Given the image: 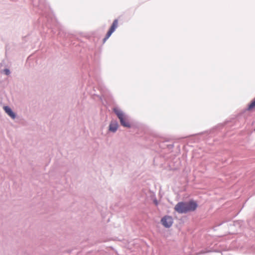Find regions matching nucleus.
<instances>
[{"instance_id": "obj_7", "label": "nucleus", "mask_w": 255, "mask_h": 255, "mask_svg": "<svg viewBox=\"0 0 255 255\" xmlns=\"http://www.w3.org/2000/svg\"><path fill=\"white\" fill-rule=\"evenodd\" d=\"M248 110L250 111H255V100L249 105Z\"/></svg>"}, {"instance_id": "obj_1", "label": "nucleus", "mask_w": 255, "mask_h": 255, "mask_svg": "<svg viewBox=\"0 0 255 255\" xmlns=\"http://www.w3.org/2000/svg\"><path fill=\"white\" fill-rule=\"evenodd\" d=\"M197 203L191 200L187 202H181L178 203L174 207V210L180 214L186 213L194 211L197 208Z\"/></svg>"}, {"instance_id": "obj_4", "label": "nucleus", "mask_w": 255, "mask_h": 255, "mask_svg": "<svg viewBox=\"0 0 255 255\" xmlns=\"http://www.w3.org/2000/svg\"><path fill=\"white\" fill-rule=\"evenodd\" d=\"M162 224L166 228L170 227L173 224V219L169 216H165L161 220Z\"/></svg>"}, {"instance_id": "obj_2", "label": "nucleus", "mask_w": 255, "mask_h": 255, "mask_svg": "<svg viewBox=\"0 0 255 255\" xmlns=\"http://www.w3.org/2000/svg\"><path fill=\"white\" fill-rule=\"evenodd\" d=\"M113 111L118 117L121 124L123 126L127 128H129L130 127L128 117L122 111L117 108H114Z\"/></svg>"}, {"instance_id": "obj_5", "label": "nucleus", "mask_w": 255, "mask_h": 255, "mask_svg": "<svg viewBox=\"0 0 255 255\" xmlns=\"http://www.w3.org/2000/svg\"><path fill=\"white\" fill-rule=\"evenodd\" d=\"M4 110L5 112L12 119H14L15 117V114L13 113L10 108L7 106L4 107Z\"/></svg>"}, {"instance_id": "obj_3", "label": "nucleus", "mask_w": 255, "mask_h": 255, "mask_svg": "<svg viewBox=\"0 0 255 255\" xmlns=\"http://www.w3.org/2000/svg\"><path fill=\"white\" fill-rule=\"evenodd\" d=\"M118 26V20L115 19L113 22L111 28L106 34L105 37L103 39V42H105L106 40L110 37L112 34L115 31Z\"/></svg>"}, {"instance_id": "obj_8", "label": "nucleus", "mask_w": 255, "mask_h": 255, "mask_svg": "<svg viewBox=\"0 0 255 255\" xmlns=\"http://www.w3.org/2000/svg\"><path fill=\"white\" fill-rule=\"evenodd\" d=\"M4 71L6 75H8L9 74V71L8 69H5Z\"/></svg>"}, {"instance_id": "obj_6", "label": "nucleus", "mask_w": 255, "mask_h": 255, "mask_svg": "<svg viewBox=\"0 0 255 255\" xmlns=\"http://www.w3.org/2000/svg\"><path fill=\"white\" fill-rule=\"evenodd\" d=\"M118 128V124L117 122L111 123L110 125L109 129L110 130L115 132L117 130Z\"/></svg>"}]
</instances>
